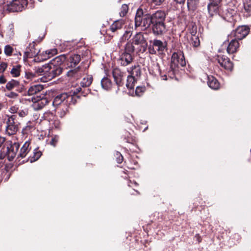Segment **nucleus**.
I'll use <instances>...</instances> for the list:
<instances>
[{
    "instance_id": "1",
    "label": "nucleus",
    "mask_w": 251,
    "mask_h": 251,
    "mask_svg": "<svg viewBox=\"0 0 251 251\" xmlns=\"http://www.w3.org/2000/svg\"><path fill=\"white\" fill-rule=\"evenodd\" d=\"M209 1L210 2L207 5V9L211 16L218 14L226 20L229 21L236 13L235 10H231L229 11L225 6L222 5L221 4V0H209Z\"/></svg>"
},
{
    "instance_id": "2",
    "label": "nucleus",
    "mask_w": 251,
    "mask_h": 251,
    "mask_svg": "<svg viewBox=\"0 0 251 251\" xmlns=\"http://www.w3.org/2000/svg\"><path fill=\"white\" fill-rule=\"evenodd\" d=\"M150 17L153 25V31H163L165 30L164 21L166 14L163 11L157 10L154 13L150 15Z\"/></svg>"
},
{
    "instance_id": "3",
    "label": "nucleus",
    "mask_w": 251,
    "mask_h": 251,
    "mask_svg": "<svg viewBox=\"0 0 251 251\" xmlns=\"http://www.w3.org/2000/svg\"><path fill=\"white\" fill-rule=\"evenodd\" d=\"M47 75L46 76L41 77L40 79L42 82H47L55 77L60 75L62 72V67L56 66L51 63L47 64Z\"/></svg>"
},
{
    "instance_id": "4",
    "label": "nucleus",
    "mask_w": 251,
    "mask_h": 251,
    "mask_svg": "<svg viewBox=\"0 0 251 251\" xmlns=\"http://www.w3.org/2000/svg\"><path fill=\"white\" fill-rule=\"evenodd\" d=\"M45 34L44 33L39 35L38 39H34L32 43L29 45V46L26 48L25 51V56L26 58H32L33 57L38 56V58L40 56V50L38 49H36L35 44L36 43H40L44 38Z\"/></svg>"
},
{
    "instance_id": "5",
    "label": "nucleus",
    "mask_w": 251,
    "mask_h": 251,
    "mask_svg": "<svg viewBox=\"0 0 251 251\" xmlns=\"http://www.w3.org/2000/svg\"><path fill=\"white\" fill-rule=\"evenodd\" d=\"M71 103H75V101L73 100V97L72 95H68L67 93H62L57 95L55 97L52 102V104L54 106H58L61 104L67 106Z\"/></svg>"
},
{
    "instance_id": "6",
    "label": "nucleus",
    "mask_w": 251,
    "mask_h": 251,
    "mask_svg": "<svg viewBox=\"0 0 251 251\" xmlns=\"http://www.w3.org/2000/svg\"><path fill=\"white\" fill-rule=\"evenodd\" d=\"M27 5V0H13L7 5V10L9 12L21 11Z\"/></svg>"
},
{
    "instance_id": "7",
    "label": "nucleus",
    "mask_w": 251,
    "mask_h": 251,
    "mask_svg": "<svg viewBox=\"0 0 251 251\" xmlns=\"http://www.w3.org/2000/svg\"><path fill=\"white\" fill-rule=\"evenodd\" d=\"M186 64L183 53L181 51L174 52L172 56L171 68L174 70L179 66H184Z\"/></svg>"
},
{
    "instance_id": "8",
    "label": "nucleus",
    "mask_w": 251,
    "mask_h": 251,
    "mask_svg": "<svg viewBox=\"0 0 251 251\" xmlns=\"http://www.w3.org/2000/svg\"><path fill=\"white\" fill-rule=\"evenodd\" d=\"M16 116L11 115L8 116L6 121V133L8 135L16 134L18 130V123L16 121Z\"/></svg>"
},
{
    "instance_id": "9",
    "label": "nucleus",
    "mask_w": 251,
    "mask_h": 251,
    "mask_svg": "<svg viewBox=\"0 0 251 251\" xmlns=\"http://www.w3.org/2000/svg\"><path fill=\"white\" fill-rule=\"evenodd\" d=\"M31 100L33 102L32 107L35 110L41 109L49 102L48 100L45 98L44 95L42 96L37 95L33 96Z\"/></svg>"
},
{
    "instance_id": "10",
    "label": "nucleus",
    "mask_w": 251,
    "mask_h": 251,
    "mask_svg": "<svg viewBox=\"0 0 251 251\" xmlns=\"http://www.w3.org/2000/svg\"><path fill=\"white\" fill-rule=\"evenodd\" d=\"M66 57L65 64L67 68L75 67L80 61V56L78 54H67Z\"/></svg>"
},
{
    "instance_id": "11",
    "label": "nucleus",
    "mask_w": 251,
    "mask_h": 251,
    "mask_svg": "<svg viewBox=\"0 0 251 251\" xmlns=\"http://www.w3.org/2000/svg\"><path fill=\"white\" fill-rule=\"evenodd\" d=\"M216 60L220 66L226 70H231L233 68V64L229 59L225 55H218Z\"/></svg>"
},
{
    "instance_id": "12",
    "label": "nucleus",
    "mask_w": 251,
    "mask_h": 251,
    "mask_svg": "<svg viewBox=\"0 0 251 251\" xmlns=\"http://www.w3.org/2000/svg\"><path fill=\"white\" fill-rule=\"evenodd\" d=\"M133 42L137 45H141L143 50L142 52H144L146 50L147 44L143 35L141 32L136 33L133 39Z\"/></svg>"
},
{
    "instance_id": "13",
    "label": "nucleus",
    "mask_w": 251,
    "mask_h": 251,
    "mask_svg": "<svg viewBox=\"0 0 251 251\" xmlns=\"http://www.w3.org/2000/svg\"><path fill=\"white\" fill-rule=\"evenodd\" d=\"M133 59V57L131 54L123 53L118 59V62L123 66H126L131 63Z\"/></svg>"
},
{
    "instance_id": "14",
    "label": "nucleus",
    "mask_w": 251,
    "mask_h": 251,
    "mask_svg": "<svg viewBox=\"0 0 251 251\" xmlns=\"http://www.w3.org/2000/svg\"><path fill=\"white\" fill-rule=\"evenodd\" d=\"M19 148V144L14 143L7 147V156L9 160L13 159L15 156Z\"/></svg>"
},
{
    "instance_id": "15",
    "label": "nucleus",
    "mask_w": 251,
    "mask_h": 251,
    "mask_svg": "<svg viewBox=\"0 0 251 251\" xmlns=\"http://www.w3.org/2000/svg\"><path fill=\"white\" fill-rule=\"evenodd\" d=\"M153 46L160 54H163L166 50V43L160 40H154L153 42Z\"/></svg>"
},
{
    "instance_id": "16",
    "label": "nucleus",
    "mask_w": 251,
    "mask_h": 251,
    "mask_svg": "<svg viewBox=\"0 0 251 251\" xmlns=\"http://www.w3.org/2000/svg\"><path fill=\"white\" fill-rule=\"evenodd\" d=\"M57 53V50L55 48L47 50L42 53H40V57H41V58H40V59L41 60H47L52 56L56 54Z\"/></svg>"
},
{
    "instance_id": "17",
    "label": "nucleus",
    "mask_w": 251,
    "mask_h": 251,
    "mask_svg": "<svg viewBox=\"0 0 251 251\" xmlns=\"http://www.w3.org/2000/svg\"><path fill=\"white\" fill-rule=\"evenodd\" d=\"M67 59L66 55H60L53 59L50 63L56 66L61 67V65L64 64L66 67L65 62Z\"/></svg>"
},
{
    "instance_id": "18",
    "label": "nucleus",
    "mask_w": 251,
    "mask_h": 251,
    "mask_svg": "<svg viewBox=\"0 0 251 251\" xmlns=\"http://www.w3.org/2000/svg\"><path fill=\"white\" fill-rule=\"evenodd\" d=\"M239 47V44L238 42L236 41V40L232 39L227 47L226 51L229 54L234 53L237 51Z\"/></svg>"
},
{
    "instance_id": "19",
    "label": "nucleus",
    "mask_w": 251,
    "mask_h": 251,
    "mask_svg": "<svg viewBox=\"0 0 251 251\" xmlns=\"http://www.w3.org/2000/svg\"><path fill=\"white\" fill-rule=\"evenodd\" d=\"M43 89V86L42 85H33L29 87L27 91L29 96H34L37 95Z\"/></svg>"
},
{
    "instance_id": "20",
    "label": "nucleus",
    "mask_w": 251,
    "mask_h": 251,
    "mask_svg": "<svg viewBox=\"0 0 251 251\" xmlns=\"http://www.w3.org/2000/svg\"><path fill=\"white\" fill-rule=\"evenodd\" d=\"M113 76L115 83L118 85L121 84L123 80V74L121 71L117 68L114 69L113 71Z\"/></svg>"
},
{
    "instance_id": "21",
    "label": "nucleus",
    "mask_w": 251,
    "mask_h": 251,
    "mask_svg": "<svg viewBox=\"0 0 251 251\" xmlns=\"http://www.w3.org/2000/svg\"><path fill=\"white\" fill-rule=\"evenodd\" d=\"M129 75H133V77H139L141 75L140 67L138 65H135L127 69Z\"/></svg>"
},
{
    "instance_id": "22",
    "label": "nucleus",
    "mask_w": 251,
    "mask_h": 251,
    "mask_svg": "<svg viewBox=\"0 0 251 251\" xmlns=\"http://www.w3.org/2000/svg\"><path fill=\"white\" fill-rule=\"evenodd\" d=\"M29 145L30 142L29 141L25 142L21 148L20 153L18 154V156L21 157V158L25 157L30 150Z\"/></svg>"
},
{
    "instance_id": "23",
    "label": "nucleus",
    "mask_w": 251,
    "mask_h": 251,
    "mask_svg": "<svg viewBox=\"0 0 251 251\" xmlns=\"http://www.w3.org/2000/svg\"><path fill=\"white\" fill-rule=\"evenodd\" d=\"M143 14V11L142 9H138L137 10L135 17V25L136 27L140 26V25H142Z\"/></svg>"
},
{
    "instance_id": "24",
    "label": "nucleus",
    "mask_w": 251,
    "mask_h": 251,
    "mask_svg": "<svg viewBox=\"0 0 251 251\" xmlns=\"http://www.w3.org/2000/svg\"><path fill=\"white\" fill-rule=\"evenodd\" d=\"M208 85L212 89L216 90L219 88V83L218 80L213 76L208 77Z\"/></svg>"
},
{
    "instance_id": "25",
    "label": "nucleus",
    "mask_w": 251,
    "mask_h": 251,
    "mask_svg": "<svg viewBox=\"0 0 251 251\" xmlns=\"http://www.w3.org/2000/svg\"><path fill=\"white\" fill-rule=\"evenodd\" d=\"M151 24H152V20H151L150 14H146L144 16L142 24L140 26L144 27L142 30H145L150 26Z\"/></svg>"
},
{
    "instance_id": "26",
    "label": "nucleus",
    "mask_w": 251,
    "mask_h": 251,
    "mask_svg": "<svg viewBox=\"0 0 251 251\" xmlns=\"http://www.w3.org/2000/svg\"><path fill=\"white\" fill-rule=\"evenodd\" d=\"M47 64L42 66L41 67L35 68V72L37 76H42V77L46 76L47 75Z\"/></svg>"
},
{
    "instance_id": "27",
    "label": "nucleus",
    "mask_w": 251,
    "mask_h": 251,
    "mask_svg": "<svg viewBox=\"0 0 251 251\" xmlns=\"http://www.w3.org/2000/svg\"><path fill=\"white\" fill-rule=\"evenodd\" d=\"M197 32H192L191 35V43L195 47H198L200 44L199 34Z\"/></svg>"
},
{
    "instance_id": "28",
    "label": "nucleus",
    "mask_w": 251,
    "mask_h": 251,
    "mask_svg": "<svg viewBox=\"0 0 251 251\" xmlns=\"http://www.w3.org/2000/svg\"><path fill=\"white\" fill-rule=\"evenodd\" d=\"M93 81V77L91 75H87L84 77L80 83V85L82 87H87L89 86Z\"/></svg>"
},
{
    "instance_id": "29",
    "label": "nucleus",
    "mask_w": 251,
    "mask_h": 251,
    "mask_svg": "<svg viewBox=\"0 0 251 251\" xmlns=\"http://www.w3.org/2000/svg\"><path fill=\"white\" fill-rule=\"evenodd\" d=\"M101 85L104 89L109 90L111 88L112 83L109 79L104 77L101 81Z\"/></svg>"
},
{
    "instance_id": "30",
    "label": "nucleus",
    "mask_w": 251,
    "mask_h": 251,
    "mask_svg": "<svg viewBox=\"0 0 251 251\" xmlns=\"http://www.w3.org/2000/svg\"><path fill=\"white\" fill-rule=\"evenodd\" d=\"M136 79L133 77V75H128L127 77L126 86L128 89H132L134 88L135 82Z\"/></svg>"
},
{
    "instance_id": "31",
    "label": "nucleus",
    "mask_w": 251,
    "mask_h": 251,
    "mask_svg": "<svg viewBox=\"0 0 251 251\" xmlns=\"http://www.w3.org/2000/svg\"><path fill=\"white\" fill-rule=\"evenodd\" d=\"M247 33L245 34H242V32H231L230 34L228 36V37H233L234 38L232 39L233 40H236V41L240 40L243 39L244 38H245L247 35Z\"/></svg>"
},
{
    "instance_id": "32",
    "label": "nucleus",
    "mask_w": 251,
    "mask_h": 251,
    "mask_svg": "<svg viewBox=\"0 0 251 251\" xmlns=\"http://www.w3.org/2000/svg\"><path fill=\"white\" fill-rule=\"evenodd\" d=\"M19 83L18 81L12 79L11 80L8 82L6 85V88L10 91L19 86Z\"/></svg>"
},
{
    "instance_id": "33",
    "label": "nucleus",
    "mask_w": 251,
    "mask_h": 251,
    "mask_svg": "<svg viewBox=\"0 0 251 251\" xmlns=\"http://www.w3.org/2000/svg\"><path fill=\"white\" fill-rule=\"evenodd\" d=\"M123 23L122 21H117L114 22L111 25V30L112 31H115L120 29L122 26Z\"/></svg>"
},
{
    "instance_id": "34",
    "label": "nucleus",
    "mask_w": 251,
    "mask_h": 251,
    "mask_svg": "<svg viewBox=\"0 0 251 251\" xmlns=\"http://www.w3.org/2000/svg\"><path fill=\"white\" fill-rule=\"evenodd\" d=\"M134 47L132 43H127L125 48V51L123 53L131 54L133 52Z\"/></svg>"
},
{
    "instance_id": "35",
    "label": "nucleus",
    "mask_w": 251,
    "mask_h": 251,
    "mask_svg": "<svg viewBox=\"0 0 251 251\" xmlns=\"http://www.w3.org/2000/svg\"><path fill=\"white\" fill-rule=\"evenodd\" d=\"M20 65H17L14 66L11 71V74L13 76L16 77L20 75Z\"/></svg>"
},
{
    "instance_id": "36",
    "label": "nucleus",
    "mask_w": 251,
    "mask_h": 251,
    "mask_svg": "<svg viewBox=\"0 0 251 251\" xmlns=\"http://www.w3.org/2000/svg\"><path fill=\"white\" fill-rule=\"evenodd\" d=\"M146 88L142 86H138L135 90V95L138 97L141 96L145 91Z\"/></svg>"
},
{
    "instance_id": "37",
    "label": "nucleus",
    "mask_w": 251,
    "mask_h": 251,
    "mask_svg": "<svg viewBox=\"0 0 251 251\" xmlns=\"http://www.w3.org/2000/svg\"><path fill=\"white\" fill-rule=\"evenodd\" d=\"M199 0H187V6L188 8H195Z\"/></svg>"
},
{
    "instance_id": "38",
    "label": "nucleus",
    "mask_w": 251,
    "mask_h": 251,
    "mask_svg": "<svg viewBox=\"0 0 251 251\" xmlns=\"http://www.w3.org/2000/svg\"><path fill=\"white\" fill-rule=\"evenodd\" d=\"M13 51V49L10 45H6L4 48V53L7 56L11 55Z\"/></svg>"
},
{
    "instance_id": "39",
    "label": "nucleus",
    "mask_w": 251,
    "mask_h": 251,
    "mask_svg": "<svg viewBox=\"0 0 251 251\" xmlns=\"http://www.w3.org/2000/svg\"><path fill=\"white\" fill-rule=\"evenodd\" d=\"M250 30V28L247 25H241L239 26L237 29L236 31H248Z\"/></svg>"
},
{
    "instance_id": "40",
    "label": "nucleus",
    "mask_w": 251,
    "mask_h": 251,
    "mask_svg": "<svg viewBox=\"0 0 251 251\" xmlns=\"http://www.w3.org/2000/svg\"><path fill=\"white\" fill-rule=\"evenodd\" d=\"M244 9L246 11L249 12L251 11V1H247L244 3Z\"/></svg>"
},
{
    "instance_id": "41",
    "label": "nucleus",
    "mask_w": 251,
    "mask_h": 251,
    "mask_svg": "<svg viewBox=\"0 0 251 251\" xmlns=\"http://www.w3.org/2000/svg\"><path fill=\"white\" fill-rule=\"evenodd\" d=\"M25 75H26L27 78L30 79H32L37 77L35 72H34V73L27 72V73H26Z\"/></svg>"
},
{
    "instance_id": "42",
    "label": "nucleus",
    "mask_w": 251,
    "mask_h": 251,
    "mask_svg": "<svg viewBox=\"0 0 251 251\" xmlns=\"http://www.w3.org/2000/svg\"><path fill=\"white\" fill-rule=\"evenodd\" d=\"M122 11L121 13V15L123 14V16H125V15L127 13L128 10L127 5L126 4H124L122 5Z\"/></svg>"
},
{
    "instance_id": "43",
    "label": "nucleus",
    "mask_w": 251,
    "mask_h": 251,
    "mask_svg": "<svg viewBox=\"0 0 251 251\" xmlns=\"http://www.w3.org/2000/svg\"><path fill=\"white\" fill-rule=\"evenodd\" d=\"M27 113H28L27 110L26 109H25V110H20V111H19L18 114L20 117H24L26 115H27Z\"/></svg>"
},
{
    "instance_id": "44",
    "label": "nucleus",
    "mask_w": 251,
    "mask_h": 251,
    "mask_svg": "<svg viewBox=\"0 0 251 251\" xmlns=\"http://www.w3.org/2000/svg\"><path fill=\"white\" fill-rule=\"evenodd\" d=\"M6 96L10 98H16L18 96V94L15 92H10L8 93H7Z\"/></svg>"
},
{
    "instance_id": "45",
    "label": "nucleus",
    "mask_w": 251,
    "mask_h": 251,
    "mask_svg": "<svg viewBox=\"0 0 251 251\" xmlns=\"http://www.w3.org/2000/svg\"><path fill=\"white\" fill-rule=\"evenodd\" d=\"M7 67V65L5 63H2L0 64V73H3Z\"/></svg>"
},
{
    "instance_id": "46",
    "label": "nucleus",
    "mask_w": 251,
    "mask_h": 251,
    "mask_svg": "<svg viewBox=\"0 0 251 251\" xmlns=\"http://www.w3.org/2000/svg\"><path fill=\"white\" fill-rule=\"evenodd\" d=\"M165 0H151V3L155 5H161Z\"/></svg>"
},
{
    "instance_id": "47",
    "label": "nucleus",
    "mask_w": 251,
    "mask_h": 251,
    "mask_svg": "<svg viewBox=\"0 0 251 251\" xmlns=\"http://www.w3.org/2000/svg\"><path fill=\"white\" fill-rule=\"evenodd\" d=\"M82 90V89L81 87H77V88H76L73 92L72 91V92H71V95L73 96H75L76 95H77L78 93H80Z\"/></svg>"
},
{
    "instance_id": "48",
    "label": "nucleus",
    "mask_w": 251,
    "mask_h": 251,
    "mask_svg": "<svg viewBox=\"0 0 251 251\" xmlns=\"http://www.w3.org/2000/svg\"><path fill=\"white\" fill-rule=\"evenodd\" d=\"M42 153L40 151H37L34 152V156H33V161H36L41 156Z\"/></svg>"
},
{
    "instance_id": "49",
    "label": "nucleus",
    "mask_w": 251,
    "mask_h": 251,
    "mask_svg": "<svg viewBox=\"0 0 251 251\" xmlns=\"http://www.w3.org/2000/svg\"><path fill=\"white\" fill-rule=\"evenodd\" d=\"M58 140V138L57 137H54L51 139V141H50V145L55 147L56 145Z\"/></svg>"
},
{
    "instance_id": "50",
    "label": "nucleus",
    "mask_w": 251,
    "mask_h": 251,
    "mask_svg": "<svg viewBox=\"0 0 251 251\" xmlns=\"http://www.w3.org/2000/svg\"><path fill=\"white\" fill-rule=\"evenodd\" d=\"M149 50L150 53L151 54H155L157 52V50H156L155 47L154 46H152V47H150L149 48Z\"/></svg>"
},
{
    "instance_id": "51",
    "label": "nucleus",
    "mask_w": 251,
    "mask_h": 251,
    "mask_svg": "<svg viewBox=\"0 0 251 251\" xmlns=\"http://www.w3.org/2000/svg\"><path fill=\"white\" fill-rule=\"evenodd\" d=\"M18 108L16 106H12L9 109V111L12 113H15L18 112Z\"/></svg>"
},
{
    "instance_id": "52",
    "label": "nucleus",
    "mask_w": 251,
    "mask_h": 251,
    "mask_svg": "<svg viewBox=\"0 0 251 251\" xmlns=\"http://www.w3.org/2000/svg\"><path fill=\"white\" fill-rule=\"evenodd\" d=\"M6 82V80L4 77V76L1 75L0 76V84H4Z\"/></svg>"
},
{
    "instance_id": "53",
    "label": "nucleus",
    "mask_w": 251,
    "mask_h": 251,
    "mask_svg": "<svg viewBox=\"0 0 251 251\" xmlns=\"http://www.w3.org/2000/svg\"><path fill=\"white\" fill-rule=\"evenodd\" d=\"M195 238L196 239V240L199 242H201V236L199 235V234H197L195 236Z\"/></svg>"
},
{
    "instance_id": "54",
    "label": "nucleus",
    "mask_w": 251,
    "mask_h": 251,
    "mask_svg": "<svg viewBox=\"0 0 251 251\" xmlns=\"http://www.w3.org/2000/svg\"><path fill=\"white\" fill-rule=\"evenodd\" d=\"M120 157L117 158V162L118 163H121L123 161V156L121 154H119Z\"/></svg>"
},
{
    "instance_id": "55",
    "label": "nucleus",
    "mask_w": 251,
    "mask_h": 251,
    "mask_svg": "<svg viewBox=\"0 0 251 251\" xmlns=\"http://www.w3.org/2000/svg\"><path fill=\"white\" fill-rule=\"evenodd\" d=\"M76 72V70H71L70 71H69L68 72V73L69 74V75H74L75 73Z\"/></svg>"
},
{
    "instance_id": "56",
    "label": "nucleus",
    "mask_w": 251,
    "mask_h": 251,
    "mask_svg": "<svg viewBox=\"0 0 251 251\" xmlns=\"http://www.w3.org/2000/svg\"><path fill=\"white\" fill-rule=\"evenodd\" d=\"M176 2L179 3L180 4H183L185 2V0H174Z\"/></svg>"
},
{
    "instance_id": "57",
    "label": "nucleus",
    "mask_w": 251,
    "mask_h": 251,
    "mask_svg": "<svg viewBox=\"0 0 251 251\" xmlns=\"http://www.w3.org/2000/svg\"><path fill=\"white\" fill-rule=\"evenodd\" d=\"M4 141V138L0 136V147Z\"/></svg>"
},
{
    "instance_id": "58",
    "label": "nucleus",
    "mask_w": 251,
    "mask_h": 251,
    "mask_svg": "<svg viewBox=\"0 0 251 251\" xmlns=\"http://www.w3.org/2000/svg\"><path fill=\"white\" fill-rule=\"evenodd\" d=\"M130 33V32H126V33L124 34V36L125 37H126L128 36V34Z\"/></svg>"
},
{
    "instance_id": "59",
    "label": "nucleus",
    "mask_w": 251,
    "mask_h": 251,
    "mask_svg": "<svg viewBox=\"0 0 251 251\" xmlns=\"http://www.w3.org/2000/svg\"><path fill=\"white\" fill-rule=\"evenodd\" d=\"M2 108V104L1 103H0V110H1Z\"/></svg>"
},
{
    "instance_id": "60",
    "label": "nucleus",
    "mask_w": 251,
    "mask_h": 251,
    "mask_svg": "<svg viewBox=\"0 0 251 251\" xmlns=\"http://www.w3.org/2000/svg\"><path fill=\"white\" fill-rule=\"evenodd\" d=\"M164 79L167 80V76H165V77H164Z\"/></svg>"
},
{
    "instance_id": "61",
    "label": "nucleus",
    "mask_w": 251,
    "mask_h": 251,
    "mask_svg": "<svg viewBox=\"0 0 251 251\" xmlns=\"http://www.w3.org/2000/svg\"><path fill=\"white\" fill-rule=\"evenodd\" d=\"M164 79L167 80V76H165V77H164Z\"/></svg>"
},
{
    "instance_id": "62",
    "label": "nucleus",
    "mask_w": 251,
    "mask_h": 251,
    "mask_svg": "<svg viewBox=\"0 0 251 251\" xmlns=\"http://www.w3.org/2000/svg\"><path fill=\"white\" fill-rule=\"evenodd\" d=\"M193 30H196V29H194V27H193Z\"/></svg>"
},
{
    "instance_id": "63",
    "label": "nucleus",
    "mask_w": 251,
    "mask_h": 251,
    "mask_svg": "<svg viewBox=\"0 0 251 251\" xmlns=\"http://www.w3.org/2000/svg\"><path fill=\"white\" fill-rule=\"evenodd\" d=\"M42 0H38V1H40V2L42 1Z\"/></svg>"
},
{
    "instance_id": "64",
    "label": "nucleus",
    "mask_w": 251,
    "mask_h": 251,
    "mask_svg": "<svg viewBox=\"0 0 251 251\" xmlns=\"http://www.w3.org/2000/svg\"><path fill=\"white\" fill-rule=\"evenodd\" d=\"M1 49H0V53H1Z\"/></svg>"
}]
</instances>
